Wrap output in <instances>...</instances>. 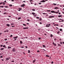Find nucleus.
<instances>
[{
	"instance_id": "27",
	"label": "nucleus",
	"mask_w": 64,
	"mask_h": 64,
	"mask_svg": "<svg viewBox=\"0 0 64 64\" xmlns=\"http://www.w3.org/2000/svg\"><path fill=\"white\" fill-rule=\"evenodd\" d=\"M21 17L18 18V20H19L20 19H21Z\"/></svg>"
},
{
	"instance_id": "49",
	"label": "nucleus",
	"mask_w": 64,
	"mask_h": 64,
	"mask_svg": "<svg viewBox=\"0 0 64 64\" xmlns=\"http://www.w3.org/2000/svg\"><path fill=\"white\" fill-rule=\"evenodd\" d=\"M14 62V60H12V62Z\"/></svg>"
},
{
	"instance_id": "2",
	"label": "nucleus",
	"mask_w": 64,
	"mask_h": 64,
	"mask_svg": "<svg viewBox=\"0 0 64 64\" xmlns=\"http://www.w3.org/2000/svg\"><path fill=\"white\" fill-rule=\"evenodd\" d=\"M25 4H23L22 5L20 6L21 7H24L25 6Z\"/></svg>"
},
{
	"instance_id": "6",
	"label": "nucleus",
	"mask_w": 64,
	"mask_h": 64,
	"mask_svg": "<svg viewBox=\"0 0 64 64\" xmlns=\"http://www.w3.org/2000/svg\"><path fill=\"white\" fill-rule=\"evenodd\" d=\"M17 38H18V36H16V37H14L13 38L14 39H17Z\"/></svg>"
},
{
	"instance_id": "30",
	"label": "nucleus",
	"mask_w": 64,
	"mask_h": 64,
	"mask_svg": "<svg viewBox=\"0 0 64 64\" xmlns=\"http://www.w3.org/2000/svg\"><path fill=\"white\" fill-rule=\"evenodd\" d=\"M58 9V7H55L54 8L55 9Z\"/></svg>"
},
{
	"instance_id": "20",
	"label": "nucleus",
	"mask_w": 64,
	"mask_h": 64,
	"mask_svg": "<svg viewBox=\"0 0 64 64\" xmlns=\"http://www.w3.org/2000/svg\"><path fill=\"white\" fill-rule=\"evenodd\" d=\"M60 31H62V29H61V28L60 29Z\"/></svg>"
},
{
	"instance_id": "45",
	"label": "nucleus",
	"mask_w": 64,
	"mask_h": 64,
	"mask_svg": "<svg viewBox=\"0 0 64 64\" xmlns=\"http://www.w3.org/2000/svg\"><path fill=\"white\" fill-rule=\"evenodd\" d=\"M3 2H1L0 3V5H1V4H3Z\"/></svg>"
},
{
	"instance_id": "57",
	"label": "nucleus",
	"mask_w": 64,
	"mask_h": 64,
	"mask_svg": "<svg viewBox=\"0 0 64 64\" xmlns=\"http://www.w3.org/2000/svg\"><path fill=\"white\" fill-rule=\"evenodd\" d=\"M19 9L20 10H22V8H19Z\"/></svg>"
},
{
	"instance_id": "46",
	"label": "nucleus",
	"mask_w": 64,
	"mask_h": 64,
	"mask_svg": "<svg viewBox=\"0 0 64 64\" xmlns=\"http://www.w3.org/2000/svg\"><path fill=\"white\" fill-rule=\"evenodd\" d=\"M40 7H43V6H40Z\"/></svg>"
},
{
	"instance_id": "36",
	"label": "nucleus",
	"mask_w": 64,
	"mask_h": 64,
	"mask_svg": "<svg viewBox=\"0 0 64 64\" xmlns=\"http://www.w3.org/2000/svg\"><path fill=\"white\" fill-rule=\"evenodd\" d=\"M36 18L37 19H39V17H36Z\"/></svg>"
},
{
	"instance_id": "40",
	"label": "nucleus",
	"mask_w": 64,
	"mask_h": 64,
	"mask_svg": "<svg viewBox=\"0 0 64 64\" xmlns=\"http://www.w3.org/2000/svg\"><path fill=\"white\" fill-rule=\"evenodd\" d=\"M28 53H30V50H28Z\"/></svg>"
},
{
	"instance_id": "44",
	"label": "nucleus",
	"mask_w": 64,
	"mask_h": 64,
	"mask_svg": "<svg viewBox=\"0 0 64 64\" xmlns=\"http://www.w3.org/2000/svg\"><path fill=\"white\" fill-rule=\"evenodd\" d=\"M60 44H62V42H60Z\"/></svg>"
},
{
	"instance_id": "13",
	"label": "nucleus",
	"mask_w": 64,
	"mask_h": 64,
	"mask_svg": "<svg viewBox=\"0 0 64 64\" xmlns=\"http://www.w3.org/2000/svg\"><path fill=\"white\" fill-rule=\"evenodd\" d=\"M32 14L33 15H35V13L33 12H32Z\"/></svg>"
},
{
	"instance_id": "1",
	"label": "nucleus",
	"mask_w": 64,
	"mask_h": 64,
	"mask_svg": "<svg viewBox=\"0 0 64 64\" xmlns=\"http://www.w3.org/2000/svg\"><path fill=\"white\" fill-rule=\"evenodd\" d=\"M51 12V13H59V12H55V11H52Z\"/></svg>"
},
{
	"instance_id": "19",
	"label": "nucleus",
	"mask_w": 64,
	"mask_h": 64,
	"mask_svg": "<svg viewBox=\"0 0 64 64\" xmlns=\"http://www.w3.org/2000/svg\"><path fill=\"white\" fill-rule=\"evenodd\" d=\"M32 11H35L36 10H35L34 9H32Z\"/></svg>"
},
{
	"instance_id": "25",
	"label": "nucleus",
	"mask_w": 64,
	"mask_h": 64,
	"mask_svg": "<svg viewBox=\"0 0 64 64\" xmlns=\"http://www.w3.org/2000/svg\"><path fill=\"white\" fill-rule=\"evenodd\" d=\"M53 35H52V34H51L50 35V37H53Z\"/></svg>"
},
{
	"instance_id": "47",
	"label": "nucleus",
	"mask_w": 64,
	"mask_h": 64,
	"mask_svg": "<svg viewBox=\"0 0 64 64\" xmlns=\"http://www.w3.org/2000/svg\"><path fill=\"white\" fill-rule=\"evenodd\" d=\"M37 52H40V51H39V50H38L37 51Z\"/></svg>"
},
{
	"instance_id": "9",
	"label": "nucleus",
	"mask_w": 64,
	"mask_h": 64,
	"mask_svg": "<svg viewBox=\"0 0 64 64\" xmlns=\"http://www.w3.org/2000/svg\"><path fill=\"white\" fill-rule=\"evenodd\" d=\"M46 27H49L50 26L49 25H48V24H47L46 25Z\"/></svg>"
},
{
	"instance_id": "55",
	"label": "nucleus",
	"mask_w": 64,
	"mask_h": 64,
	"mask_svg": "<svg viewBox=\"0 0 64 64\" xmlns=\"http://www.w3.org/2000/svg\"><path fill=\"white\" fill-rule=\"evenodd\" d=\"M21 48H24V46H22V47H21Z\"/></svg>"
},
{
	"instance_id": "7",
	"label": "nucleus",
	"mask_w": 64,
	"mask_h": 64,
	"mask_svg": "<svg viewBox=\"0 0 64 64\" xmlns=\"http://www.w3.org/2000/svg\"><path fill=\"white\" fill-rule=\"evenodd\" d=\"M52 44H53V45H54V46H56V44H55L54 42H53L52 43Z\"/></svg>"
},
{
	"instance_id": "12",
	"label": "nucleus",
	"mask_w": 64,
	"mask_h": 64,
	"mask_svg": "<svg viewBox=\"0 0 64 64\" xmlns=\"http://www.w3.org/2000/svg\"><path fill=\"white\" fill-rule=\"evenodd\" d=\"M35 61H36V60H33V63H35Z\"/></svg>"
},
{
	"instance_id": "37",
	"label": "nucleus",
	"mask_w": 64,
	"mask_h": 64,
	"mask_svg": "<svg viewBox=\"0 0 64 64\" xmlns=\"http://www.w3.org/2000/svg\"><path fill=\"white\" fill-rule=\"evenodd\" d=\"M12 36H13L12 35H10V37H12Z\"/></svg>"
},
{
	"instance_id": "53",
	"label": "nucleus",
	"mask_w": 64,
	"mask_h": 64,
	"mask_svg": "<svg viewBox=\"0 0 64 64\" xmlns=\"http://www.w3.org/2000/svg\"><path fill=\"white\" fill-rule=\"evenodd\" d=\"M38 39H39V40H40V39H41V38H38Z\"/></svg>"
},
{
	"instance_id": "50",
	"label": "nucleus",
	"mask_w": 64,
	"mask_h": 64,
	"mask_svg": "<svg viewBox=\"0 0 64 64\" xmlns=\"http://www.w3.org/2000/svg\"><path fill=\"white\" fill-rule=\"evenodd\" d=\"M0 58H3V57H2V56H0Z\"/></svg>"
},
{
	"instance_id": "34",
	"label": "nucleus",
	"mask_w": 64,
	"mask_h": 64,
	"mask_svg": "<svg viewBox=\"0 0 64 64\" xmlns=\"http://www.w3.org/2000/svg\"><path fill=\"white\" fill-rule=\"evenodd\" d=\"M7 40V38H5L4 39V40H5V41H6V40Z\"/></svg>"
},
{
	"instance_id": "28",
	"label": "nucleus",
	"mask_w": 64,
	"mask_h": 64,
	"mask_svg": "<svg viewBox=\"0 0 64 64\" xmlns=\"http://www.w3.org/2000/svg\"><path fill=\"white\" fill-rule=\"evenodd\" d=\"M7 13L6 12H4V15H5V14H7Z\"/></svg>"
},
{
	"instance_id": "35",
	"label": "nucleus",
	"mask_w": 64,
	"mask_h": 64,
	"mask_svg": "<svg viewBox=\"0 0 64 64\" xmlns=\"http://www.w3.org/2000/svg\"><path fill=\"white\" fill-rule=\"evenodd\" d=\"M10 6H11V7H12V4H10L9 5Z\"/></svg>"
},
{
	"instance_id": "29",
	"label": "nucleus",
	"mask_w": 64,
	"mask_h": 64,
	"mask_svg": "<svg viewBox=\"0 0 64 64\" xmlns=\"http://www.w3.org/2000/svg\"><path fill=\"white\" fill-rule=\"evenodd\" d=\"M6 60H9V58H6Z\"/></svg>"
},
{
	"instance_id": "51",
	"label": "nucleus",
	"mask_w": 64,
	"mask_h": 64,
	"mask_svg": "<svg viewBox=\"0 0 64 64\" xmlns=\"http://www.w3.org/2000/svg\"><path fill=\"white\" fill-rule=\"evenodd\" d=\"M12 27H15V26H12Z\"/></svg>"
},
{
	"instance_id": "63",
	"label": "nucleus",
	"mask_w": 64,
	"mask_h": 64,
	"mask_svg": "<svg viewBox=\"0 0 64 64\" xmlns=\"http://www.w3.org/2000/svg\"><path fill=\"white\" fill-rule=\"evenodd\" d=\"M40 24H42V23L41 22H40Z\"/></svg>"
},
{
	"instance_id": "56",
	"label": "nucleus",
	"mask_w": 64,
	"mask_h": 64,
	"mask_svg": "<svg viewBox=\"0 0 64 64\" xmlns=\"http://www.w3.org/2000/svg\"><path fill=\"white\" fill-rule=\"evenodd\" d=\"M36 15H35L34 16V17H36Z\"/></svg>"
},
{
	"instance_id": "18",
	"label": "nucleus",
	"mask_w": 64,
	"mask_h": 64,
	"mask_svg": "<svg viewBox=\"0 0 64 64\" xmlns=\"http://www.w3.org/2000/svg\"><path fill=\"white\" fill-rule=\"evenodd\" d=\"M10 25H14V24L12 23H11Z\"/></svg>"
},
{
	"instance_id": "21",
	"label": "nucleus",
	"mask_w": 64,
	"mask_h": 64,
	"mask_svg": "<svg viewBox=\"0 0 64 64\" xmlns=\"http://www.w3.org/2000/svg\"><path fill=\"white\" fill-rule=\"evenodd\" d=\"M23 25L24 26H27L25 24H23Z\"/></svg>"
},
{
	"instance_id": "22",
	"label": "nucleus",
	"mask_w": 64,
	"mask_h": 64,
	"mask_svg": "<svg viewBox=\"0 0 64 64\" xmlns=\"http://www.w3.org/2000/svg\"><path fill=\"white\" fill-rule=\"evenodd\" d=\"M62 16L61 15H59L58 16V17H62Z\"/></svg>"
},
{
	"instance_id": "48",
	"label": "nucleus",
	"mask_w": 64,
	"mask_h": 64,
	"mask_svg": "<svg viewBox=\"0 0 64 64\" xmlns=\"http://www.w3.org/2000/svg\"><path fill=\"white\" fill-rule=\"evenodd\" d=\"M3 46V45H1L0 46V47H2Z\"/></svg>"
},
{
	"instance_id": "26",
	"label": "nucleus",
	"mask_w": 64,
	"mask_h": 64,
	"mask_svg": "<svg viewBox=\"0 0 64 64\" xmlns=\"http://www.w3.org/2000/svg\"><path fill=\"white\" fill-rule=\"evenodd\" d=\"M0 50H4V48H1Z\"/></svg>"
},
{
	"instance_id": "64",
	"label": "nucleus",
	"mask_w": 64,
	"mask_h": 64,
	"mask_svg": "<svg viewBox=\"0 0 64 64\" xmlns=\"http://www.w3.org/2000/svg\"><path fill=\"white\" fill-rule=\"evenodd\" d=\"M8 17H11V16H8Z\"/></svg>"
},
{
	"instance_id": "16",
	"label": "nucleus",
	"mask_w": 64,
	"mask_h": 64,
	"mask_svg": "<svg viewBox=\"0 0 64 64\" xmlns=\"http://www.w3.org/2000/svg\"><path fill=\"white\" fill-rule=\"evenodd\" d=\"M11 47L10 46H8V49H10V48H11Z\"/></svg>"
},
{
	"instance_id": "39",
	"label": "nucleus",
	"mask_w": 64,
	"mask_h": 64,
	"mask_svg": "<svg viewBox=\"0 0 64 64\" xmlns=\"http://www.w3.org/2000/svg\"><path fill=\"white\" fill-rule=\"evenodd\" d=\"M48 11H49V12H50V10H47V12H48Z\"/></svg>"
},
{
	"instance_id": "59",
	"label": "nucleus",
	"mask_w": 64,
	"mask_h": 64,
	"mask_svg": "<svg viewBox=\"0 0 64 64\" xmlns=\"http://www.w3.org/2000/svg\"><path fill=\"white\" fill-rule=\"evenodd\" d=\"M39 4H41V3H39Z\"/></svg>"
},
{
	"instance_id": "33",
	"label": "nucleus",
	"mask_w": 64,
	"mask_h": 64,
	"mask_svg": "<svg viewBox=\"0 0 64 64\" xmlns=\"http://www.w3.org/2000/svg\"><path fill=\"white\" fill-rule=\"evenodd\" d=\"M53 4L54 5H57V4Z\"/></svg>"
},
{
	"instance_id": "61",
	"label": "nucleus",
	"mask_w": 64,
	"mask_h": 64,
	"mask_svg": "<svg viewBox=\"0 0 64 64\" xmlns=\"http://www.w3.org/2000/svg\"><path fill=\"white\" fill-rule=\"evenodd\" d=\"M30 3H31V4H33V3H32V2H31Z\"/></svg>"
},
{
	"instance_id": "17",
	"label": "nucleus",
	"mask_w": 64,
	"mask_h": 64,
	"mask_svg": "<svg viewBox=\"0 0 64 64\" xmlns=\"http://www.w3.org/2000/svg\"><path fill=\"white\" fill-rule=\"evenodd\" d=\"M4 8V6H0V8Z\"/></svg>"
},
{
	"instance_id": "42",
	"label": "nucleus",
	"mask_w": 64,
	"mask_h": 64,
	"mask_svg": "<svg viewBox=\"0 0 64 64\" xmlns=\"http://www.w3.org/2000/svg\"><path fill=\"white\" fill-rule=\"evenodd\" d=\"M58 46H61V45H60V44H58Z\"/></svg>"
},
{
	"instance_id": "31",
	"label": "nucleus",
	"mask_w": 64,
	"mask_h": 64,
	"mask_svg": "<svg viewBox=\"0 0 64 64\" xmlns=\"http://www.w3.org/2000/svg\"><path fill=\"white\" fill-rule=\"evenodd\" d=\"M46 57H49V56L48 55H46Z\"/></svg>"
},
{
	"instance_id": "60",
	"label": "nucleus",
	"mask_w": 64,
	"mask_h": 64,
	"mask_svg": "<svg viewBox=\"0 0 64 64\" xmlns=\"http://www.w3.org/2000/svg\"><path fill=\"white\" fill-rule=\"evenodd\" d=\"M48 26H50L51 25V24H48Z\"/></svg>"
},
{
	"instance_id": "8",
	"label": "nucleus",
	"mask_w": 64,
	"mask_h": 64,
	"mask_svg": "<svg viewBox=\"0 0 64 64\" xmlns=\"http://www.w3.org/2000/svg\"><path fill=\"white\" fill-rule=\"evenodd\" d=\"M45 1L44 0H43L42 1H41L40 2H45Z\"/></svg>"
},
{
	"instance_id": "11",
	"label": "nucleus",
	"mask_w": 64,
	"mask_h": 64,
	"mask_svg": "<svg viewBox=\"0 0 64 64\" xmlns=\"http://www.w3.org/2000/svg\"><path fill=\"white\" fill-rule=\"evenodd\" d=\"M6 25L8 27H10V25H9V24H6Z\"/></svg>"
},
{
	"instance_id": "58",
	"label": "nucleus",
	"mask_w": 64,
	"mask_h": 64,
	"mask_svg": "<svg viewBox=\"0 0 64 64\" xmlns=\"http://www.w3.org/2000/svg\"><path fill=\"white\" fill-rule=\"evenodd\" d=\"M26 2L25 1H23V2Z\"/></svg>"
},
{
	"instance_id": "14",
	"label": "nucleus",
	"mask_w": 64,
	"mask_h": 64,
	"mask_svg": "<svg viewBox=\"0 0 64 64\" xmlns=\"http://www.w3.org/2000/svg\"><path fill=\"white\" fill-rule=\"evenodd\" d=\"M57 34H59V33H60V31H58V32H57Z\"/></svg>"
},
{
	"instance_id": "10",
	"label": "nucleus",
	"mask_w": 64,
	"mask_h": 64,
	"mask_svg": "<svg viewBox=\"0 0 64 64\" xmlns=\"http://www.w3.org/2000/svg\"><path fill=\"white\" fill-rule=\"evenodd\" d=\"M3 47H4V48H7V47L5 46V45H4L3 46Z\"/></svg>"
},
{
	"instance_id": "62",
	"label": "nucleus",
	"mask_w": 64,
	"mask_h": 64,
	"mask_svg": "<svg viewBox=\"0 0 64 64\" xmlns=\"http://www.w3.org/2000/svg\"><path fill=\"white\" fill-rule=\"evenodd\" d=\"M25 47H26V49H27V48H28V47H27V46H25Z\"/></svg>"
},
{
	"instance_id": "43",
	"label": "nucleus",
	"mask_w": 64,
	"mask_h": 64,
	"mask_svg": "<svg viewBox=\"0 0 64 64\" xmlns=\"http://www.w3.org/2000/svg\"><path fill=\"white\" fill-rule=\"evenodd\" d=\"M43 14H47L45 13H43Z\"/></svg>"
},
{
	"instance_id": "32",
	"label": "nucleus",
	"mask_w": 64,
	"mask_h": 64,
	"mask_svg": "<svg viewBox=\"0 0 64 64\" xmlns=\"http://www.w3.org/2000/svg\"><path fill=\"white\" fill-rule=\"evenodd\" d=\"M6 31L7 32H8L9 31V30H6Z\"/></svg>"
},
{
	"instance_id": "54",
	"label": "nucleus",
	"mask_w": 64,
	"mask_h": 64,
	"mask_svg": "<svg viewBox=\"0 0 64 64\" xmlns=\"http://www.w3.org/2000/svg\"><path fill=\"white\" fill-rule=\"evenodd\" d=\"M62 22H64V20H61Z\"/></svg>"
},
{
	"instance_id": "38",
	"label": "nucleus",
	"mask_w": 64,
	"mask_h": 64,
	"mask_svg": "<svg viewBox=\"0 0 64 64\" xmlns=\"http://www.w3.org/2000/svg\"><path fill=\"white\" fill-rule=\"evenodd\" d=\"M56 40H57L56 39V38H55L54 39V41H55Z\"/></svg>"
},
{
	"instance_id": "23",
	"label": "nucleus",
	"mask_w": 64,
	"mask_h": 64,
	"mask_svg": "<svg viewBox=\"0 0 64 64\" xmlns=\"http://www.w3.org/2000/svg\"><path fill=\"white\" fill-rule=\"evenodd\" d=\"M20 43H21V44H22L23 43V42H22V41H20Z\"/></svg>"
},
{
	"instance_id": "15",
	"label": "nucleus",
	"mask_w": 64,
	"mask_h": 64,
	"mask_svg": "<svg viewBox=\"0 0 64 64\" xmlns=\"http://www.w3.org/2000/svg\"><path fill=\"white\" fill-rule=\"evenodd\" d=\"M40 21H42V18H40L39 19Z\"/></svg>"
},
{
	"instance_id": "4",
	"label": "nucleus",
	"mask_w": 64,
	"mask_h": 64,
	"mask_svg": "<svg viewBox=\"0 0 64 64\" xmlns=\"http://www.w3.org/2000/svg\"><path fill=\"white\" fill-rule=\"evenodd\" d=\"M23 29H28V28L26 27V28H23Z\"/></svg>"
},
{
	"instance_id": "5",
	"label": "nucleus",
	"mask_w": 64,
	"mask_h": 64,
	"mask_svg": "<svg viewBox=\"0 0 64 64\" xmlns=\"http://www.w3.org/2000/svg\"><path fill=\"white\" fill-rule=\"evenodd\" d=\"M49 18H54V16H49Z\"/></svg>"
},
{
	"instance_id": "3",
	"label": "nucleus",
	"mask_w": 64,
	"mask_h": 64,
	"mask_svg": "<svg viewBox=\"0 0 64 64\" xmlns=\"http://www.w3.org/2000/svg\"><path fill=\"white\" fill-rule=\"evenodd\" d=\"M12 51L13 52H15V48H14L12 50Z\"/></svg>"
},
{
	"instance_id": "41",
	"label": "nucleus",
	"mask_w": 64,
	"mask_h": 64,
	"mask_svg": "<svg viewBox=\"0 0 64 64\" xmlns=\"http://www.w3.org/2000/svg\"><path fill=\"white\" fill-rule=\"evenodd\" d=\"M27 21H28V22H29L30 21V20H29V19H28L27 20Z\"/></svg>"
},
{
	"instance_id": "24",
	"label": "nucleus",
	"mask_w": 64,
	"mask_h": 64,
	"mask_svg": "<svg viewBox=\"0 0 64 64\" xmlns=\"http://www.w3.org/2000/svg\"><path fill=\"white\" fill-rule=\"evenodd\" d=\"M43 47H44V48L45 47H46V46H45V45H43L42 46Z\"/></svg>"
},
{
	"instance_id": "52",
	"label": "nucleus",
	"mask_w": 64,
	"mask_h": 64,
	"mask_svg": "<svg viewBox=\"0 0 64 64\" xmlns=\"http://www.w3.org/2000/svg\"><path fill=\"white\" fill-rule=\"evenodd\" d=\"M4 7L5 8H7V7H8V6H5Z\"/></svg>"
}]
</instances>
